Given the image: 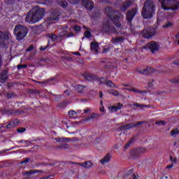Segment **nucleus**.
I'll use <instances>...</instances> for the list:
<instances>
[{
  "label": "nucleus",
  "mask_w": 179,
  "mask_h": 179,
  "mask_svg": "<svg viewBox=\"0 0 179 179\" xmlns=\"http://www.w3.org/2000/svg\"><path fill=\"white\" fill-rule=\"evenodd\" d=\"M45 10L40 8L38 6L34 7L27 15L25 22L27 23L34 24L40 22L44 17Z\"/></svg>",
  "instance_id": "f257e3e1"
},
{
  "label": "nucleus",
  "mask_w": 179,
  "mask_h": 179,
  "mask_svg": "<svg viewBox=\"0 0 179 179\" xmlns=\"http://www.w3.org/2000/svg\"><path fill=\"white\" fill-rule=\"evenodd\" d=\"M156 5L153 0H146L143 7L141 15L144 19H152L155 15Z\"/></svg>",
  "instance_id": "f03ea898"
},
{
  "label": "nucleus",
  "mask_w": 179,
  "mask_h": 179,
  "mask_svg": "<svg viewBox=\"0 0 179 179\" xmlns=\"http://www.w3.org/2000/svg\"><path fill=\"white\" fill-rule=\"evenodd\" d=\"M13 33L18 41H22L26 36H27V33H29V29L27 27L22 25V24H17L15 25Z\"/></svg>",
  "instance_id": "7ed1b4c3"
},
{
  "label": "nucleus",
  "mask_w": 179,
  "mask_h": 179,
  "mask_svg": "<svg viewBox=\"0 0 179 179\" xmlns=\"http://www.w3.org/2000/svg\"><path fill=\"white\" fill-rule=\"evenodd\" d=\"M102 31H103V33H106V34H117V33L115 27L111 25V23H110V21H108V20H107L106 22L103 24L102 27Z\"/></svg>",
  "instance_id": "20e7f679"
},
{
  "label": "nucleus",
  "mask_w": 179,
  "mask_h": 179,
  "mask_svg": "<svg viewBox=\"0 0 179 179\" xmlns=\"http://www.w3.org/2000/svg\"><path fill=\"white\" fill-rule=\"evenodd\" d=\"M143 48L144 50L148 49L151 52H152V54H155L156 52L159 51L160 45L157 42L152 41L149 42L145 46H143Z\"/></svg>",
  "instance_id": "39448f33"
},
{
  "label": "nucleus",
  "mask_w": 179,
  "mask_h": 179,
  "mask_svg": "<svg viewBox=\"0 0 179 179\" xmlns=\"http://www.w3.org/2000/svg\"><path fill=\"white\" fill-rule=\"evenodd\" d=\"M156 34V29L150 27L145 28L142 31V36L144 38H152Z\"/></svg>",
  "instance_id": "423d86ee"
},
{
  "label": "nucleus",
  "mask_w": 179,
  "mask_h": 179,
  "mask_svg": "<svg viewBox=\"0 0 179 179\" xmlns=\"http://www.w3.org/2000/svg\"><path fill=\"white\" fill-rule=\"evenodd\" d=\"M10 38V33L8 31H0V46L5 47L6 41Z\"/></svg>",
  "instance_id": "0eeeda50"
},
{
  "label": "nucleus",
  "mask_w": 179,
  "mask_h": 179,
  "mask_svg": "<svg viewBox=\"0 0 179 179\" xmlns=\"http://www.w3.org/2000/svg\"><path fill=\"white\" fill-rule=\"evenodd\" d=\"M136 12H137L136 8H133L127 11L126 14L127 24H129L130 27H132V20H134V17H135V15H136Z\"/></svg>",
  "instance_id": "6e6552de"
},
{
  "label": "nucleus",
  "mask_w": 179,
  "mask_h": 179,
  "mask_svg": "<svg viewBox=\"0 0 179 179\" xmlns=\"http://www.w3.org/2000/svg\"><path fill=\"white\" fill-rule=\"evenodd\" d=\"M83 76L85 80H87V82L97 80V76L87 71H85L84 73H83Z\"/></svg>",
  "instance_id": "1a4fd4ad"
},
{
  "label": "nucleus",
  "mask_w": 179,
  "mask_h": 179,
  "mask_svg": "<svg viewBox=\"0 0 179 179\" xmlns=\"http://www.w3.org/2000/svg\"><path fill=\"white\" fill-rule=\"evenodd\" d=\"M131 5H132V1H131V0H127L122 3V6H120V10L125 13Z\"/></svg>",
  "instance_id": "9d476101"
},
{
  "label": "nucleus",
  "mask_w": 179,
  "mask_h": 179,
  "mask_svg": "<svg viewBox=\"0 0 179 179\" xmlns=\"http://www.w3.org/2000/svg\"><path fill=\"white\" fill-rule=\"evenodd\" d=\"M172 1L173 0H163L162 2V9L164 10H170Z\"/></svg>",
  "instance_id": "9b49d317"
},
{
  "label": "nucleus",
  "mask_w": 179,
  "mask_h": 179,
  "mask_svg": "<svg viewBox=\"0 0 179 179\" xmlns=\"http://www.w3.org/2000/svg\"><path fill=\"white\" fill-rule=\"evenodd\" d=\"M59 16H61V13L58 10H54L52 12L49 17L50 20H59Z\"/></svg>",
  "instance_id": "f8f14e48"
},
{
  "label": "nucleus",
  "mask_w": 179,
  "mask_h": 179,
  "mask_svg": "<svg viewBox=\"0 0 179 179\" xmlns=\"http://www.w3.org/2000/svg\"><path fill=\"white\" fill-rule=\"evenodd\" d=\"M155 72V69L147 67L143 70H139L138 73H141V75H150V73H153Z\"/></svg>",
  "instance_id": "ddd939ff"
},
{
  "label": "nucleus",
  "mask_w": 179,
  "mask_h": 179,
  "mask_svg": "<svg viewBox=\"0 0 179 179\" xmlns=\"http://www.w3.org/2000/svg\"><path fill=\"white\" fill-rule=\"evenodd\" d=\"M8 80V71L4 70L0 73V83H5Z\"/></svg>",
  "instance_id": "4468645a"
},
{
  "label": "nucleus",
  "mask_w": 179,
  "mask_h": 179,
  "mask_svg": "<svg viewBox=\"0 0 179 179\" xmlns=\"http://www.w3.org/2000/svg\"><path fill=\"white\" fill-rule=\"evenodd\" d=\"M122 107H124V105L122 103H117L116 105L109 107V110L112 113H115V112L118 111V110H121V108H122Z\"/></svg>",
  "instance_id": "2eb2a0df"
},
{
  "label": "nucleus",
  "mask_w": 179,
  "mask_h": 179,
  "mask_svg": "<svg viewBox=\"0 0 179 179\" xmlns=\"http://www.w3.org/2000/svg\"><path fill=\"white\" fill-rule=\"evenodd\" d=\"M170 9L171 10H178L179 9V1L178 0H172L171 3Z\"/></svg>",
  "instance_id": "dca6fc26"
},
{
  "label": "nucleus",
  "mask_w": 179,
  "mask_h": 179,
  "mask_svg": "<svg viewBox=\"0 0 179 179\" xmlns=\"http://www.w3.org/2000/svg\"><path fill=\"white\" fill-rule=\"evenodd\" d=\"M78 164L79 166L83 167V169H90V167H93V163H92V162L90 161H86L83 163H80Z\"/></svg>",
  "instance_id": "f3484780"
},
{
  "label": "nucleus",
  "mask_w": 179,
  "mask_h": 179,
  "mask_svg": "<svg viewBox=\"0 0 179 179\" xmlns=\"http://www.w3.org/2000/svg\"><path fill=\"white\" fill-rule=\"evenodd\" d=\"M84 6L85 8L87 9V10H92L93 8H94V3H93V1H84Z\"/></svg>",
  "instance_id": "a211bd4d"
},
{
  "label": "nucleus",
  "mask_w": 179,
  "mask_h": 179,
  "mask_svg": "<svg viewBox=\"0 0 179 179\" xmlns=\"http://www.w3.org/2000/svg\"><path fill=\"white\" fill-rule=\"evenodd\" d=\"M126 90H128V92H132L133 93H137L138 94H145L147 93L145 90L141 91L136 87L127 88Z\"/></svg>",
  "instance_id": "6ab92c4d"
},
{
  "label": "nucleus",
  "mask_w": 179,
  "mask_h": 179,
  "mask_svg": "<svg viewBox=\"0 0 179 179\" xmlns=\"http://www.w3.org/2000/svg\"><path fill=\"white\" fill-rule=\"evenodd\" d=\"M105 10H106L109 19H110L111 20H114V17L111 16V13H115V10H113V8H111V7H107L105 9Z\"/></svg>",
  "instance_id": "aec40b11"
},
{
  "label": "nucleus",
  "mask_w": 179,
  "mask_h": 179,
  "mask_svg": "<svg viewBox=\"0 0 179 179\" xmlns=\"http://www.w3.org/2000/svg\"><path fill=\"white\" fill-rule=\"evenodd\" d=\"M101 115L99 113H92L90 116H87L85 118V121H90V120H97V118H100Z\"/></svg>",
  "instance_id": "412c9836"
},
{
  "label": "nucleus",
  "mask_w": 179,
  "mask_h": 179,
  "mask_svg": "<svg viewBox=\"0 0 179 179\" xmlns=\"http://www.w3.org/2000/svg\"><path fill=\"white\" fill-rule=\"evenodd\" d=\"M92 52H99V44L97 43L92 42L90 43Z\"/></svg>",
  "instance_id": "4be33fe9"
},
{
  "label": "nucleus",
  "mask_w": 179,
  "mask_h": 179,
  "mask_svg": "<svg viewBox=\"0 0 179 179\" xmlns=\"http://www.w3.org/2000/svg\"><path fill=\"white\" fill-rule=\"evenodd\" d=\"M75 89L78 93H85L86 90V86H83L82 85H76L75 86Z\"/></svg>",
  "instance_id": "5701e85b"
},
{
  "label": "nucleus",
  "mask_w": 179,
  "mask_h": 179,
  "mask_svg": "<svg viewBox=\"0 0 179 179\" xmlns=\"http://www.w3.org/2000/svg\"><path fill=\"white\" fill-rule=\"evenodd\" d=\"M124 37L122 36H117V37H115V38H112V43L113 44H118V43H122L124 42Z\"/></svg>",
  "instance_id": "b1692460"
},
{
  "label": "nucleus",
  "mask_w": 179,
  "mask_h": 179,
  "mask_svg": "<svg viewBox=\"0 0 179 179\" xmlns=\"http://www.w3.org/2000/svg\"><path fill=\"white\" fill-rule=\"evenodd\" d=\"M56 142H60L62 143H66V142H69L71 141V138H66V137H57L54 138Z\"/></svg>",
  "instance_id": "393cba45"
},
{
  "label": "nucleus",
  "mask_w": 179,
  "mask_h": 179,
  "mask_svg": "<svg viewBox=\"0 0 179 179\" xmlns=\"http://www.w3.org/2000/svg\"><path fill=\"white\" fill-rule=\"evenodd\" d=\"M143 124H146L145 121H141V122H136L134 123H130V129H132L134 128H136V127H139L140 125H143Z\"/></svg>",
  "instance_id": "a878e982"
},
{
  "label": "nucleus",
  "mask_w": 179,
  "mask_h": 179,
  "mask_svg": "<svg viewBox=\"0 0 179 179\" xmlns=\"http://www.w3.org/2000/svg\"><path fill=\"white\" fill-rule=\"evenodd\" d=\"M111 159L110 155L107 154L103 159H101V164H106V163H108Z\"/></svg>",
  "instance_id": "bb28decb"
},
{
  "label": "nucleus",
  "mask_w": 179,
  "mask_h": 179,
  "mask_svg": "<svg viewBox=\"0 0 179 179\" xmlns=\"http://www.w3.org/2000/svg\"><path fill=\"white\" fill-rule=\"evenodd\" d=\"M176 135H179V127L173 129L171 131V136L174 137Z\"/></svg>",
  "instance_id": "cd10ccee"
},
{
  "label": "nucleus",
  "mask_w": 179,
  "mask_h": 179,
  "mask_svg": "<svg viewBox=\"0 0 179 179\" xmlns=\"http://www.w3.org/2000/svg\"><path fill=\"white\" fill-rule=\"evenodd\" d=\"M119 128L120 131H129V129H131V126L129 124H128L124 126H121Z\"/></svg>",
  "instance_id": "c85d7f7f"
},
{
  "label": "nucleus",
  "mask_w": 179,
  "mask_h": 179,
  "mask_svg": "<svg viewBox=\"0 0 179 179\" xmlns=\"http://www.w3.org/2000/svg\"><path fill=\"white\" fill-rule=\"evenodd\" d=\"M109 94H111L112 96H120V92L117 90H110L108 91Z\"/></svg>",
  "instance_id": "c756f323"
},
{
  "label": "nucleus",
  "mask_w": 179,
  "mask_h": 179,
  "mask_svg": "<svg viewBox=\"0 0 179 179\" xmlns=\"http://www.w3.org/2000/svg\"><path fill=\"white\" fill-rule=\"evenodd\" d=\"M119 18L120 17H117V19L115 18L113 20L115 26L117 28L121 27V22H120V20H118Z\"/></svg>",
  "instance_id": "7c9ffc66"
},
{
  "label": "nucleus",
  "mask_w": 179,
  "mask_h": 179,
  "mask_svg": "<svg viewBox=\"0 0 179 179\" xmlns=\"http://www.w3.org/2000/svg\"><path fill=\"white\" fill-rule=\"evenodd\" d=\"M173 22L168 21L163 25V27L164 29H170V27H173Z\"/></svg>",
  "instance_id": "2f4dec72"
},
{
  "label": "nucleus",
  "mask_w": 179,
  "mask_h": 179,
  "mask_svg": "<svg viewBox=\"0 0 179 179\" xmlns=\"http://www.w3.org/2000/svg\"><path fill=\"white\" fill-rule=\"evenodd\" d=\"M76 114H78V113H76L75 110H71L69 111L70 118H75L76 117Z\"/></svg>",
  "instance_id": "473e14b6"
},
{
  "label": "nucleus",
  "mask_w": 179,
  "mask_h": 179,
  "mask_svg": "<svg viewBox=\"0 0 179 179\" xmlns=\"http://www.w3.org/2000/svg\"><path fill=\"white\" fill-rule=\"evenodd\" d=\"M105 85H107V86H109V87H117V86H115V85H114V83H113L110 80H107Z\"/></svg>",
  "instance_id": "72a5a7b5"
},
{
  "label": "nucleus",
  "mask_w": 179,
  "mask_h": 179,
  "mask_svg": "<svg viewBox=\"0 0 179 179\" xmlns=\"http://www.w3.org/2000/svg\"><path fill=\"white\" fill-rule=\"evenodd\" d=\"M68 106V102L66 101H64L63 102L59 103L58 107L59 108H65Z\"/></svg>",
  "instance_id": "f704fd0d"
},
{
  "label": "nucleus",
  "mask_w": 179,
  "mask_h": 179,
  "mask_svg": "<svg viewBox=\"0 0 179 179\" xmlns=\"http://www.w3.org/2000/svg\"><path fill=\"white\" fill-rule=\"evenodd\" d=\"M31 174H35L34 170L27 171L23 173V176H28L29 177H30Z\"/></svg>",
  "instance_id": "c9c22d12"
},
{
  "label": "nucleus",
  "mask_w": 179,
  "mask_h": 179,
  "mask_svg": "<svg viewBox=\"0 0 179 179\" xmlns=\"http://www.w3.org/2000/svg\"><path fill=\"white\" fill-rule=\"evenodd\" d=\"M59 5L62 6V8H66V6H68V2H66V1H62L59 2Z\"/></svg>",
  "instance_id": "e433bc0d"
},
{
  "label": "nucleus",
  "mask_w": 179,
  "mask_h": 179,
  "mask_svg": "<svg viewBox=\"0 0 179 179\" xmlns=\"http://www.w3.org/2000/svg\"><path fill=\"white\" fill-rule=\"evenodd\" d=\"M50 41H48L47 45L46 46H41L39 48V50L41 51H45L47 50V48H48V47H50Z\"/></svg>",
  "instance_id": "4c0bfd02"
},
{
  "label": "nucleus",
  "mask_w": 179,
  "mask_h": 179,
  "mask_svg": "<svg viewBox=\"0 0 179 179\" xmlns=\"http://www.w3.org/2000/svg\"><path fill=\"white\" fill-rule=\"evenodd\" d=\"M133 106L134 107H138L139 108H143V107H148V106L146 105H143L138 103H134Z\"/></svg>",
  "instance_id": "58836bf2"
},
{
  "label": "nucleus",
  "mask_w": 179,
  "mask_h": 179,
  "mask_svg": "<svg viewBox=\"0 0 179 179\" xmlns=\"http://www.w3.org/2000/svg\"><path fill=\"white\" fill-rule=\"evenodd\" d=\"M166 124V122L164 120H159L155 122V125H165Z\"/></svg>",
  "instance_id": "ea45409f"
},
{
  "label": "nucleus",
  "mask_w": 179,
  "mask_h": 179,
  "mask_svg": "<svg viewBox=\"0 0 179 179\" xmlns=\"http://www.w3.org/2000/svg\"><path fill=\"white\" fill-rule=\"evenodd\" d=\"M25 68H27V64H19L17 66V69H25Z\"/></svg>",
  "instance_id": "a19ab883"
},
{
  "label": "nucleus",
  "mask_w": 179,
  "mask_h": 179,
  "mask_svg": "<svg viewBox=\"0 0 179 179\" xmlns=\"http://www.w3.org/2000/svg\"><path fill=\"white\" fill-rule=\"evenodd\" d=\"M171 83H179V76L170 80Z\"/></svg>",
  "instance_id": "79ce46f5"
},
{
  "label": "nucleus",
  "mask_w": 179,
  "mask_h": 179,
  "mask_svg": "<svg viewBox=\"0 0 179 179\" xmlns=\"http://www.w3.org/2000/svg\"><path fill=\"white\" fill-rule=\"evenodd\" d=\"M70 3L73 5H76L80 2V0H67Z\"/></svg>",
  "instance_id": "37998d69"
},
{
  "label": "nucleus",
  "mask_w": 179,
  "mask_h": 179,
  "mask_svg": "<svg viewBox=\"0 0 179 179\" xmlns=\"http://www.w3.org/2000/svg\"><path fill=\"white\" fill-rule=\"evenodd\" d=\"M17 131L19 132V134H23V132L26 131V128L24 127H20L17 129Z\"/></svg>",
  "instance_id": "c03bdc74"
},
{
  "label": "nucleus",
  "mask_w": 179,
  "mask_h": 179,
  "mask_svg": "<svg viewBox=\"0 0 179 179\" xmlns=\"http://www.w3.org/2000/svg\"><path fill=\"white\" fill-rule=\"evenodd\" d=\"M84 36L85 37H87V38H90V37H92V33H90V31H86L85 33H84Z\"/></svg>",
  "instance_id": "a18cd8bd"
},
{
  "label": "nucleus",
  "mask_w": 179,
  "mask_h": 179,
  "mask_svg": "<svg viewBox=\"0 0 179 179\" xmlns=\"http://www.w3.org/2000/svg\"><path fill=\"white\" fill-rule=\"evenodd\" d=\"M69 145L68 144H62L61 146L58 147L59 149H68Z\"/></svg>",
  "instance_id": "49530a36"
},
{
  "label": "nucleus",
  "mask_w": 179,
  "mask_h": 179,
  "mask_svg": "<svg viewBox=\"0 0 179 179\" xmlns=\"http://www.w3.org/2000/svg\"><path fill=\"white\" fill-rule=\"evenodd\" d=\"M14 124H13V121H10V123H8L7 125H6V128L8 129H10V128H13Z\"/></svg>",
  "instance_id": "de8ad7c7"
},
{
  "label": "nucleus",
  "mask_w": 179,
  "mask_h": 179,
  "mask_svg": "<svg viewBox=\"0 0 179 179\" xmlns=\"http://www.w3.org/2000/svg\"><path fill=\"white\" fill-rule=\"evenodd\" d=\"M48 37L52 40V41H55L57 40V35L52 34L51 35H49Z\"/></svg>",
  "instance_id": "09e8293b"
},
{
  "label": "nucleus",
  "mask_w": 179,
  "mask_h": 179,
  "mask_svg": "<svg viewBox=\"0 0 179 179\" xmlns=\"http://www.w3.org/2000/svg\"><path fill=\"white\" fill-rule=\"evenodd\" d=\"M30 162V158H25L22 162H21V164H27Z\"/></svg>",
  "instance_id": "8fccbe9b"
},
{
  "label": "nucleus",
  "mask_w": 179,
  "mask_h": 179,
  "mask_svg": "<svg viewBox=\"0 0 179 179\" xmlns=\"http://www.w3.org/2000/svg\"><path fill=\"white\" fill-rule=\"evenodd\" d=\"M97 80L100 82L99 85H103V83H104V78L103 77H100V78L97 77Z\"/></svg>",
  "instance_id": "3c124183"
},
{
  "label": "nucleus",
  "mask_w": 179,
  "mask_h": 179,
  "mask_svg": "<svg viewBox=\"0 0 179 179\" xmlns=\"http://www.w3.org/2000/svg\"><path fill=\"white\" fill-rule=\"evenodd\" d=\"M19 122H20V120H19V119H15L14 121H13V124L14 127H16V125H17Z\"/></svg>",
  "instance_id": "603ef678"
},
{
  "label": "nucleus",
  "mask_w": 179,
  "mask_h": 179,
  "mask_svg": "<svg viewBox=\"0 0 179 179\" xmlns=\"http://www.w3.org/2000/svg\"><path fill=\"white\" fill-rule=\"evenodd\" d=\"M33 50H34V46L33 45H30L26 51H33Z\"/></svg>",
  "instance_id": "864d4df0"
},
{
  "label": "nucleus",
  "mask_w": 179,
  "mask_h": 179,
  "mask_svg": "<svg viewBox=\"0 0 179 179\" xmlns=\"http://www.w3.org/2000/svg\"><path fill=\"white\" fill-rule=\"evenodd\" d=\"M74 30H75L76 31H80L81 28H80V26L76 25V26L74 27Z\"/></svg>",
  "instance_id": "5fc2aeb1"
},
{
  "label": "nucleus",
  "mask_w": 179,
  "mask_h": 179,
  "mask_svg": "<svg viewBox=\"0 0 179 179\" xmlns=\"http://www.w3.org/2000/svg\"><path fill=\"white\" fill-rule=\"evenodd\" d=\"M18 143H30V141H26V140H21L20 141H17Z\"/></svg>",
  "instance_id": "6e6d98bb"
},
{
  "label": "nucleus",
  "mask_w": 179,
  "mask_h": 179,
  "mask_svg": "<svg viewBox=\"0 0 179 179\" xmlns=\"http://www.w3.org/2000/svg\"><path fill=\"white\" fill-rule=\"evenodd\" d=\"M132 140L131 141H129L127 144H126L125 145H124V148L125 149H128V147L129 146H131V143H132Z\"/></svg>",
  "instance_id": "4d7b16f0"
},
{
  "label": "nucleus",
  "mask_w": 179,
  "mask_h": 179,
  "mask_svg": "<svg viewBox=\"0 0 179 179\" xmlns=\"http://www.w3.org/2000/svg\"><path fill=\"white\" fill-rule=\"evenodd\" d=\"M170 160L173 163H176L177 162V159L176 158H173L172 156H170Z\"/></svg>",
  "instance_id": "13d9d810"
},
{
  "label": "nucleus",
  "mask_w": 179,
  "mask_h": 179,
  "mask_svg": "<svg viewBox=\"0 0 179 179\" xmlns=\"http://www.w3.org/2000/svg\"><path fill=\"white\" fill-rule=\"evenodd\" d=\"M108 51H110V48H104L103 50V53L107 54V52H108Z\"/></svg>",
  "instance_id": "bf43d9fd"
},
{
  "label": "nucleus",
  "mask_w": 179,
  "mask_h": 179,
  "mask_svg": "<svg viewBox=\"0 0 179 179\" xmlns=\"http://www.w3.org/2000/svg\"><path fill=\"white\" fill-rule=\"evenodd\" d=\"M90 111H92V109L87 108V109L84 110V113L86 114L87 113H90Z\"/></svg>",
  "instance_id": "052dcab7"
},
{
  "label": "nucleus",
  "mask_w": 179,
  "mask_h": 179,
  "mask_svg": "<svg viewBox=\"0 0 179 179\" xmlns=\"http://www.w3.org/2000/svg\"><path fill=\"white\" fill-rule=\"evenodd\" d=\"M73 36H75V34L72 32H69L68 34H67V37H73Z\"/></svg>",
  "instance_id": "680f3d73"
},
{
  "label": "nucleus",
  "mask_w": 179,
  "mask_h": 179,
  "mask_svg": "<svg viewBox=\"0 0 179 179\" xmlns=\"http://www.w3.org/2000/svg\"><path fill=\"white\" fill-rule=\"evenodd\" d=\"M69 164H77L78 166H79V164H80V163H79V162H69Z\"/></svg>",
  "instance_id": "e2e57ef3"
},
{
  "label": "nucleus",
  "mask_w": 179,
  "mask_h": 179,
  "mask_svg": "<svg viewBox=\"0 0 179 179\" xmlns=\"http://www.w3.org/2000/svg\"><path fill=\"white\" fill-rule=\"evenodd\" d=\"M34 173L36 174V173H44V171H42V170H34Z\"/></svg>",
  "instance_id": "0e129e2a"
},
{
  "label": "nucleus",
  "mask_w": 179,
  "mask_h": 179,
  "mask_svg": "<svg viewBox=\"0 0 179 179\" xmlns=\"http://www.w3.org/2000/svg\"><path fill=\"white\" fill-rule=\"evenodd\" d=\"M173 64H174V65H179V59L175 60V61L173 62Z\"/></svg>",
  "instance_id": "69168bd1"
},
{
  "label": "nucleus",
  "mask_w": 179,
  "mask_h": 179,
  "mask_svg": "<svg viewBox=\"0 0 179 179\" xmlns=\"http://www.w3.org/2000/svg\"><path fill=\"white\" fill-rule=\"evenodd\" d=\"M99 98L103 99V92L101 91L99 92Z\"/></svg>",
  "instance_id": "338daca9"
},
{
  "label": "nucleus",
  "mask_w": 179,
  "mask_h": 179,
  "mask_svg": "<svg viewBox=\"0 0 179 179\" xmlns=\"http://www.w3.org/2000/svg\"><path fill=\"white\" fill-rule=\"evenodd\" d=\"M176 38L178 40V45H179V33H178V34L176 36Z\"/></svg>",
  "instance_id": "774afa93"
}]
</instances>
